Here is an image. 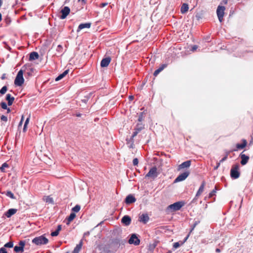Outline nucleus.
Masks as SVG:
<instances>
[{
  "instance_id": "nucleus-1",
  "label": "nucleus",
  "mask_w": 253,
  "mask_h": 253,
  "mask_svg": "<svg viewBox=\"0 0 253 253\" xmlns=\"http://www.w3.org/2000/svg\"><path fill=\"white\" fill-rule=\"evenodd\" d=\"M27 69V64H25L23 65L21 69L18 71L14 80V84L16 86H20L23 84L24 82L23 73L24 72H26Z\"/></svg>"
},
{
  "instance_id": "nucleus-2",
  "label": "nucleus",
  "mask_w": 253,
  "mask_h": 253,
  "mask_svg": "<svg viewBox=\"0 0 253 253\" xmlns=\"http://www.w3.org/2000/svg\"><path fill=\"white\" fill-rule=\"evenodd\" d=\"M32 243L37 246H42L47 244L48 243V239L42 235L34 238Z\"/></svg>"
},
{
  "instance_id": "nucleus-3",
  "label": "nucleus",
  "mask_w": 253,
  "mask_h": 253,
  "mask_svg": "<svg viewBox=\"0 0 253 253\" xmlns=\"http://www.w3.org/2000/svg\"><path fill=\"white\" fill-rule=\"evenodd\" d=\"M185 202L184 201H178L168 206L167 208V211H175L180 210V209L184 206Z\"/></svg>"
},
{
  "instance_id": "nucleus-4",
  "label": "nucleus",
  "mask_w": 253,
  "mask_h": 253,
  "mask_svg": "<svg viewBox=\"0 0 253 253\" xmlns=\"http://www.w3.org/2000/svg\"><path fill=\"white\" fill-rule=\"evenodd\" d=\"M239 165L236 164L232 166L230 170V176L233 179H237L239 177L240 173L239 171Z\"/></svg>"
},
{
  "instance_id": "nucleus-5",
  "label": "nucleus",
  "mask_w": 253,
  "mask_h": 253,
  "mask_svg": "<svg viewBox=\"0 0 253 253\" xmlns=\"http://www.w3.org/2000/svg\"><path fill=\"white\" fill-rule=\"evenodd\" d=\"M242 143H241V144H240V143L236 144V149H234V150H231V151L226 152V154L225 155V156L226 157V158H228V155L229 154V153L230 152H231L232 151H236L238 150H241V149H244L247 146V140L246 139H242Z\"/></svg>"
},
{
  "instance_id": "nucleus-6",
  "label": "nucleus",
  "mask_w": 253,
  "mask_h": 253,
  "mask_svg": "<svg viewBox=\"0 0 253 253\" xmlns=\"http://www.w3.org/2000/svg\"><path fill=\"white\" fill-rule=\"evenodd\" d=\"M225 7L224 6L218 5L216 9V14L220 22H222L223 20L224 11Z\"/></svg>"
},
{
  "instance_id": "nucleus-7",
  "label": "nucleus",
  "mask_w": 253,
  "mask_h": 253,
  "mask_svg": "<svg viewBox=\"0 0 253 253\" xmlns=\"http://www.w3.org/2000/svg\"><path fill=\"white\" fill-rule=\"evenodd\" d=\"M190 172L188 170H186L184 172L180 173L175 179L174 182L176 183L184 180L189 175Z\"/></svg>"
},
{
  "instance_id": "nucleus-8",
  "label": "nucleus",
  "mask_w": 253,
  "mask_h": 253,
  "mask_svg": "<svg viewBox=\"0 0 253 253\" xmlns=\"http://www.w3.org/2000/svg\"><path fill=\"white\" fill-rule=\"evenodd\" d=\"M140 242V241L136 234H132L128 240V243L129 244H134L135 246L139 245Z\"/></svg>"
},
{
  "instance_id": "nucleus-9",
  "label": "nucleus",
  "mask_w": 253,
  "mask_h": 253,
  "mask_svg": "<svg viewBox=\"0 0 253 253\" xmlns=\"http://www.w3.org/2000/svg\"><path fill=\"white\" fill-rule=\"evenodd\" d=\"M25 245V241L21 240L19 242V246H15L14 247V251L16 253H23Z\"/></svg>"
},
{
  "instance_id": "nucleus-10",
  "label": "nucleus",
  "mask_w": 253,
  "mask_h": 253,
  "mask_svg": "<svg viewBox=\"0 0 253 253\" xmlns=\"http://www.w3.org/2000/svg\"><path fill=\"white\" fill-rule=\"evenodd\" d=\"M158 176L157 169L156 167L151 168L148 172L145 175L146 177L156 178Z\"/></svg>"
},
{
  "instance_id": "nucleus-11",
  "label": "nucleus",
  "mask_w": 253,
  "mask_h": 253,
  "mask_svg": "<svg viewBox=\"0 0 253 253\" xmlns=\"http://www.w3.org/2000/svg\"><path fill=\"white\" fill-rule=\"evenodd\" d=\"M61 15L60 16V19H65L70 12V8L68 6H64L60 11Z\"/></svg>"
},
{
  "instance_id": "nucleus-12",
  "label": "nucleus",
  "mask_w": 253,
  "mask_h": 253,
  "mask_svg": "<svg viewBox=\"0 0 253 253\" xmlns=\"http://www.w3.org/2000/svg\"><path fill=\"white\" fill-rule=\"evenodd\" d=\"M111 61V58L109 56L103 58L100 63L101 67L102 68L107 67L110 64Z\"/></svg>"
},
{
  "instance_id": "nucleus-13",
  "label": "nucleus",
  "mask_w": 253,
  "mask_h": 253,
  "mask_svg": "<svg viewBox=\"0 0 253 253\" xmlns=\"http://www.w3.org/2000/svg\"><path fill=\"white\" fill-rule=\"evenodd\" d=\"M136 201L135 197L131 194H129L127 196L125 199V203L127 205H130L131 204L134 203Z\"/></svg>"
},
{
  "instance_id": "nucleus-14",
  "label": "nucleus",
  "mask_w": 253,
  "mask_h": 253,
  "mask_svg": "<svg viewBox=\"0 0 253 253\" xmlns=\"http://www.w3.org/2000/svg\"><path fill=\"white\" fill-rule=\"evenodd\" d=\"M131 221V219L130 217L127 215L124 216L121 219L122 223L126 226L130 225Z\"/></svg>"
},
{
  "instance_id": "nucleus-15",
  "label": "nucleus",
  "mask_w": 253,
  "mask_h": 253,
  "mask_svg": "<svg viewBox=\"0 0 253 253\" xmlns=\"http://www.w3.org/2000/svg\"><path fill=\"white\" fill-rule=\"evenodd\" d=\"M240 157L241 159V164L243 166L245 165L248 162L249 160V157L243 154V152L241 153L240 155Z\"/></svg>"
},
{
  "instance_id": "nucleus-16",
  "label": "nucleus",
  "mask_w": 253,
  "mask_h": 253,
  "mask_svg": "<svg viewBox=\"0 0 253 253\" xmlns=\"http://www.w3.org/2000/svg\"><path fill=\"white\" fill-rule=\"evenodd\" d=\"M149 220V217L147 213H143L139 217V221L146 224Z\"/></svg>"
},
{
  "instance_id": "nucleus-17",
  "label": "nucleus",
  "mask_w": 253,
  "mask_h": 253,
  "mask_svg": "<svg viewBox=\"0 0 253 253\" xmlns=\"http://www.w3.org/2000/svg\"><path fill=\"white\" fill-rule=\"evenodd\" d=\"M191 162L190 160L186 161L185 162H183L180 165H179L178 167V170H180L181 169H183L184 168H188L191 165Z\"/></svg>"
},
{
  "instance_id": "nucleus-18",
  "label": "nucleus",
  "mask_w": 253,
  "mask_h": 253,
  "mask_svg": "<svg viewBox=\"0 0 253 253\" xmlns=\"http://www.w3.org/2000/svg\"><path fill=\"white\" fill-rule=\"evenodd\" d=\"M167 64H162L153 73V75L156 77L161 71H162L166 67Z\"/></svg>"
},
{
  "instance_id": "nucleus-19",
  "label": "nucleus",
  "mask_w": 253,
  "mask_h": 253,
  "mask_svg": "<svg viewBox=\"0 0 253 253\" xmlns=\"http://www.w3.org/2000/svg\"><path fill=\"white\" fill-rule=\"evenodd\" d=\"M91 26L90 23H82L79 25L77 29V32H79L81 30L84 28H89Z\"/></svg>"
},
{
  "instance_id": "nucleus-20",
  "label": "nucleus",
  "mask_w": 253,
  "mask_h": 253,
  "mask_svg": "<svg viewBox=\"0 0 253 253\" xmlns=\"http://www.w3.org/2000/svg\"><path fill=\"white\" fill-rule=\"evenodd\" d=\"M39 57V55L38 52L35 51H33L30 53L29 59L30 61H33L36 59H38Z\"/></svg>"
},
{
  "instance_id": "nucleus-21",
  "label": "nucleus",
  "mask_w": 253,
  "mask_h": 253,
  "mask_svg": "<svg viewBox=\"0 0 253 253\" xmlns=\"http://www.w3.org/2000/svg\"><path fill=\"white\" fill-rule=\"evenodd\" d=\"M17 211L15 209H10L5 213V215L8 218L10 217L16 212Z\"/></svg>"
},
{
  "instance_id": "nucleus-22",
  "label": "nucleus",
  "mask_w": 253,
  "mask_h": 253,
  "mask_svg": "<svg viewBox=\"0 0 253 253\" xmlns=\"http://www.w3.org/2000/svg\"><path fill=\"white\" fill-rule=\"evenodd\" d=\"M5 99L7 101L8 106H11L14 100V97L12 96L10 94H6Z\"/></svg>"
},
{
  "instance_id": "nucleus-23",
  "label": "nucleus",
  "mask_w": 253,
  "mask_h": 253,
  "mask_svg": "<svg viewBox=\"0 0 253 253\" xmlns=\"http://www.w3.org/2000/svg\"><path fill=\"white\" fill-rule=\"evenodd\" d=\"M69 70L67 69L64 71L62 73L59 75L55 79V81L57 82L63 79L69 73Z\"/></svg>"
},
{
  "instance_id": "nucleus-24",
  "label": "nucleus",
  "mask_w": 253,
  "mask_h": 253,
  "mask_svg": "<svg viewBox=\"0 0 253 253\" xmlns=\"http://www.w3.org/2000/svg\"><path fill=\"white\" fill-rule=\"evenodd\" d=\"M205 184H206L205 181H203L198 191L196 193L197 196H199L202 194V193L204 191Z\"/></svg>"
},
{
  "instance_id": "nucleus-25",
  "label": "nucleus",
  "mask_w": 253,
  "mask_h": 253,
  "mask_svg": "<svg viewBox=\"0 0 253 253\" xmlns=\"http://www.w3.org/2000/svg\"><path fill=\"white\" fill-rule=\"evenodd\" d=\"M144 128V125L143 124L138 123L136 125V126L135 127L134 130L138 131V132L139 133Z\"/></svg>"
},
{
  "instance_id": "nucleus-26",
  "label": "nucleus",
  "mask_w": 253,
  "mask_h": 253,
  "mask_svg": "<svg viewBox=\"0 0 253 253\" xmlns=\"http://www.w3.org/2000/svg\"><path fill=\"white\" fill-rule=\"evenodd\" d=\"M82 241H81L79 244L76 245L72 253H79L82 248Z\"/></svg>"
},
{
  "instance_id": "nucleus-27",
  "label": "nucleus",
  "mask_w": 253,
  "mask_h": 253,
  "mask_svg": "<svg viewBox=\"0 0 253 253\" xmlns=\"http://www.w3.org/2000/svg\"><path fill=\"white\" fill-rule=\"evenodd\" d=\"M188 9H189L188 4L187 3H183L182 5L181 8H180L181 13L182 14L185 13L188 10Z\"/></svg>"
},
{
  "instance_id": "nucleus-28",
  "label": "nucleus",
  "mask_w": 253,
  "mask_h": 253,
  "mask_svg": "<svg viewBox=\"0 0 253 253\" xmlns=\"http://www.w3.org/2000/svg\"><path fill=\"white\" fill-rule=\"evenodd\" d=\"M76 214L74 212H72L69 216L67 218V222L66 224L67 225L70 224V222L75 218Z\"/></svg>"
},
{
  "instance_id": "nucleus-29",
  "label": "nucleus",
  "mask_w": 253,
  "mask_h": 253,
  "mask_svg": "<svg viewBox=\"0 0 253 253\" xmlns=\"http://www.w3.org/2000/svg\"><path fill=\"white\" fill-rule=\"evenodd\" d=\"M2 194H4L6 196L12 199H15V197L14 196V194L10 191H7L5 192L2 193Z\"/></svg>"
},
{
  "instance_id": "nucleus-30",
  "label": "nucleus",
  "mask_w": 253,
  "mask_h": 253,
  "mask_svg": "<svg viewBox=\"0 0 253 253\" xmlns=\"http://www.w3.org/2000/svg\"><path fill=\"white\" fill-rule=\"evenodd\" d=\"M13 247V241H9L6 243H5L4 246L3 248H11Z\"/></svg>"
},
{
  "instance_id": "nucleus-31",
  "label": "nucleus",
  "mask_w": 253,
  "mask_h": 253,
  "mask_svg": "<svg viewBox=\"0 0 253 253\" xmlns=\"http://www.w3.org/2000/svg\"><path fill=\"white\" fill-rule=\"evenodd\" d=\"M29 67V70L27 72H26V74L28 75V76H31L32 75V73L33 72L34 69L33 68H31L30 66L29 65H27V68ZM28 70V68L27 69Z\"/></svg>"
},
{
  "instance_id": "nucleus-32",
  "label": "nucleus",
  "mask_w": 253,
  "mask_h": 253,
  "mask_svg": "<svg viewBox=\"0 0 253 253\" xmlns=\"http://www.w3.org/2000/svg\"><path fill=\"white\" fill-rule=\"evenodd\" d=\"M81 209V206L79 205H76L72 209L73 212H78Z\"/></svg>"
},
{
  "instance_id": "nucleus-33",
  "label": "nucleus",
  "mask_w": 253,
  "mask_h": 253,
  "mask_svg": "<svg viewBox=\"0 0 253 253\" xmlns=\"http://www.w3.org/2000/svg\"><path fill=\"white\" fill-rule=\"evenodd\" d=\"M127 141V144H129L128 146L129 148H133L134 147V140L127 139L126 140Z\"/></svg>"
},
{
  "instance_id": "nucleus-34",
  "label": "nucleus",
  "mask_w": 253,
  "mask_h": 253,
  "mask_svg": "<svg viewBox=\"0 0 253 253\" xmlns=\"http://www.w3.org/2000/svg\"><path fill=\"white\" fill-rule=\"evenodd\" d=\"M30 116L29 117H28L25 122V123H24V127H23V131L24 132H25L27 130V125L28 124L29 122V121H30Z\"/></svg>"
},
{
  "instance_id": "nucleus-35",
  "label": "nucleus",
  "mask_w": 253,
  "mask_h": 253,
  "mask_svg": "<svg viewBox=\"0 0 253 253\" xmlns=\"http://www.w3.org/2000/svg\"><path fill=\"white\" fill-rule=\"evenodd\" d=\"M8 167V165L5 162L2 164L1 166L0 167V170L2 172H4V169L5 168H7Z\"/></svg>"
},
{
  "instance_id": "nucleus-36",
  "label": "nucleus",
  "mask_w": 253,
  "mask_h": 253,
  "mask_svg": "<svg viewBox=\"0 0 253 253\" xmlns=\"http://www.w3.org/2000/svg\"><path fill=\"white\" fill-rule=\"evenodd\" d=\"M7 90V87L6 85H4L0 89V94L1 95H3L5 93Z\"/></svg>"
},
{
  "instance_id": "nucleus-37",
  "label": "nucleus",
  "mask_w": 253,
  "mask_h": 253,
  "mask_svg": "<svg viewBox=\"0 0 253 253\" xmlns=\"http://www.w3.org/2000/svg\"><path fill=\"white\" fill-rule=\"evenodd\" d=\"M199 196H197V194H196L195 197L193 198V199L191 201L190 204L193 205V204H196L197 203L198 199Z\"/></svg>"
},
{
  "instance_id": "nucleus-38",
  "label": "nucleus",
  "mask_w": 253,
  "mask_h": 253,
  "mask_svg": "<svg viewBox=\"0 0 253 253\" xmlns=\"http://www.w3.org/2000/svg\"><path fill=\"white\" fill-rule=\"evenodd\" d=\"M144 118V112H141L138 116V121L139 122H142Z\"/></svg>"
},
{
  "instance_id": "nucleus-39",
  "label": "nucleus",
  "mask_w": 253,
  "mask_h": 253,
  "mask_svg": "<svg viewBox=\"0 0 253 253\" xmlns=\"http://www.w3.org/2000/svg\"><path fill=\"white\" fill-rule=\"evenodd\" d=\"M200 223V221H195L194 224H193V225L191 227V229L190 231V233H191L192 231L194 229V228H195V227Z\"/></svg>"
},
{
  "instance_id": "nucleus-40",
  "label": "nucleus",
  "mask_w": 253,
  "mask_h": 253,
  "mask_svg": "<svg viewBox=\"0 0 253 253\" xmlns=\"http://www.w3.org/2000/svg\"><path fill=\"white\" fill-rule=\"evenodd\" d=\"M0 106L3 109L6 110V109H8L7 105L5 102H1L0 103Z\"/></svg>"
},
{
  "instance_id": "nucleus-41",
  "label": "nucleus",
  "mask_w": 253,
  "mask_h": 253,
  "mask_svg": "<svg viewBox=\"0 0 253 253\" xmlns=\"http://www.w3.org/2000/svg\"><path fill=\"white\" fill-rule=\"evenodd\" d=\"M216 192V187L214 188L209 194V197L211 198L213 196H214Z\"/></svg>"
},
{
  "instance_id": "nucleus-42",
  "label": "nucleus",
  "mask_w": 253,
  "mask_h": 253,
  "mask_svg": "<svg viewBox=\"0 0 253 253\" xmlns=\"http://www.w3.org/2000/svg\"><path fill=\"white\" fill-rule=\"evenodd\" d=\"M46 202L53 204L54 203V201L52 198H50L49 196H48L46 199Z\"/></svg>"
},
{
  "instance_id": "nucleus-43",
  "label": "nucleus",
  "mask_w": 253,
  "mask_h": 253,
  "mask_svg": "<svg viewBox=\"0 0 253 253\" xmlns=\"http://www.w3.org/2000/svg\"><path fill=\"white\" fill-rule=\"evenodd\" d=\"M138 133V131L134 130V131L133 132V133L129 139L134 140L133 139L134 137H135L137 135Z\"/></svg>"
},
{
  "instance_id": "nucleus-44",
  "label": "nucleus",
  "mask_w": 253,
  "mask_h": 253,
  "mask_svg": "<svg viewBox=\"0 0 253 253\" xmlns=\"http://www.w3.org/2000/svg\"><path fill=\"white\" fill-rule=\"evenodd\" d=\"M59 232L55 230L54 231H53L51 233V236L52 237L57 236L58 235Z\"/></svg>"
},
{
  "instance_id": "nucleus-45",
  "label": "nucleus",
  "mask_w": 253,
  "mask_h": 253,
  "mask_svg": "<svg viewBox=\"0 0 253 253\" xmlns=\"http://www.w3.org/2000/svg\"><path fill=\"white\" fill-rule=\"evenodd\" d=\"M198 45H193L192 47H191V49H190V50L192 52H194L196 50V49L198 48Z\"/></svg>"
},
{
  "instance_id": "nucleus-46",
  "label": "nucleus",
  "mask_w": 253,
  "mask_h": 253,
  "mask_svg": "<svg viewBox=\"0 0 253 253\" xmlns=\"http://www.w3.org/2000/svg\"><path fill=\"white\" fill-rule=\"evenodd\" d=\"M180 246L179 242H175L173 244V248L175 249L178 248Z\"/></svg>"
},
{
  "instance_id": "nucleus-47",
  "label": "nucleus",
  "mask_w": 253,
  "mask_h": 253,
  "mask_svg": "<svg viewBox=\"0 0 253 253\" xmlns=\"http://www.w3.org/2000/svg\"><path fill=\"white\" fill-rule=\"evenodd\" d=\"M134 166H137L138 164V160L137 158H134L132 161Z\"/></svg>"
},
{
  "instance_id": "nucleus-48",
  "label": "nucleus",
  "mask_w": 253,
  "mask_h": 253,
  "mask_svg": "<svg viewBox=\"0 0 253 253\" xmlns=\"http://www.w3.org/2000/svg\"><path fill=\"white\" fill-rule=\"evenodd\" d=\"M0 119L2 121H4V122H7V117L4 115H2L0 117Z\"/></svg>"
},
{
  "instance_id": "nucleus-49",
  "label": "nucleus",
  "mask_w": 253,
  "mask_h": 253,
  "mask_svg": "<svg viewBox=\"0 0 253 253\" xmlns=\"http://www.w3.org/2000/svg\"><path fill=\"white\" fill-rule=\"evenodd\" d=\"M195 17L197 20H199L200 19H201V15L199 13H197L195 15Z\"/></svg>"
},
{
  "instance_id": "nucleus-50",
  "label": "nucleus",
  "mask_w": 253,
  "mask_h": 253,
  "mask_svg": "<svg viewBox=\"0 0 253 253\" xmlns=\"http://www.w3.org/2000/svg\"><path fill=\"white\" fill-rule=\"evenodd\" d=\"M107 4H108L107 3H105V2L101 3H100L99 7L100 8H103V7H105V6H106Z\"/></svg>"
},
{
  "instance_id": "nucleus-51",
  "label": "nucleus",
  "mask_w": 253,
  "mask_h": 253,
  "mask_svg": "<svg viewBox=\"0 0 253 253\" xmlns=\"http://www.w3.org/2000/svg\"><path fill=\"white\" fill-rule=\"evenodd\" d=\"M227 158L225 156L220 160V163H223L227 160Z\"/></svg>"
},
{
  "instance_id": "nucleus-52",
  "label": "nucleus",
  "mask_w": 253,
  "mask_h": 253,
  "mask_svg": "<svg viewBox=\"0 0 253 253\" xmlns=\"http://www.w3.org/2000/svg\"><path fill=\"white\" fill-rule=\"evenodd\" d=\"M61 229H62L61 225H58L57 226V229H56V230L59 232L61 230Z\"/></svg>"
},
{
  "instance_id": "nucleus-53",
  "label": "nucleus",
  "mask_w": 253,
  "mask_h": 253,
  "mask_svg": "<svg viewBox=\"0 0 253 253\" xmlns=\"http://www.w3.org/2000/svg\"><path fill=\"white\" fill-rule=\"evenodd\" d=\"M191 233L189 232V233L186 236V237L184 238V240H183V243L185 242L188 239L189 237V235H190V234Z\"/></svg>"
},
{
  "instance_id": "nucleus-54",
  "label": "nucleus",
  "mask_w": 253,
  "mask_h": 253,
  "mask_svg": "<svg viewBox=\"0 0 253 253\" xmlns=\"http://www.w3.org/2000/svg\"><path fill=\"white\" fill-rule=\"evenodd\" d=\"M78 1H81L83 5H84L86 3V0H78Z\"/></svg>"
},
{
  "instance_id": "nucleus-55",
  "label": "nucleus",
  "mask_w": 253,
  "mask_h": 253,
  "mask_svg": "<svg viewBox=\"0 0 253 253\" xmlns=\"http://www.w3.org/2000/svg\"><path fill=\"white\" fill-rule=\"evenodd\" d=\"M23 119H24V117H23V116H22V118H21V121L20 122H19V126H20L22 125V123H23Z\"/></svg>"
},
{
  "instance_id": "nucleus-56",
  "label": "nucleus",
  "mask_w": 253,
  "mask_h": 253,
  "mask_svg": "<svg viewBox=\"0 0 253 253\" xmlns=\"http://www.w3.org/2000/svg\"><path fill=\"white\" fill-rule=\"evenodd\" d=\"M6 78V74H3L1 77V80H4Z\"/></svg>"
},
{
  "instance_id": "nucleus-57",
  "label": "nucleus",
  "mask_w": 253,
  "mask_h": 253,
  "mask_svg": "<svg viewBox=\"0 0 253 253\" xmlns=\"http://www.w3.org/2000/svg\"><path fill=\"white\" fill-rule=\"evenodd\" d=\"M156 244H153V245H150V248H151L152 249H154L156 247Z\"/></svg>"
},
{
  "instance_id": "nucleus-58",
  "label": "nucleus",
  "mask_w": 253,
  "mask_h": 253,
  "mask_svg": "<svg viewBox=\"0 0 253 253\" xmlns=\"http://www.w3.org/2000/svg\"><path fill=\"white\" fill-rule=\"evenodd\" d=\"M220 163H220V161H219V162L217 164L216 166L214 168V169H217L219 167V166H220Z\"/></svg>"
},
{
  "instance_id": "nucleus-59",
  "label": "nucleus",
  "mask_w": 253,
  "mask_h": 253,
  "mask_svg": "<svg viewBox=\"0 0 253 253\" xmlns=\"http://www.w3.org/2000/svg\"><path fill=\"white\" fill-rule=\"evenodd\" d=\"M128 98H129V100H132L134 98V97L132 95H130V96H129Z\"/></svg>"
},
{
  "instance_id": "nucleus-60",
  "label": "nucleus",
  "mask_w": 253,
  "mask_h": 253,
  "mask_svg": "<svg viewBox=\"0 0 253 253\" xmlns=\"http://www.w3.org/2000/svg\"><path fill=\"white\" fill-rule=\"evenodd\" d=\"M60 48H62V45H61L60 44H59V45H58L57 46V50L58 51H59V49H60Z\"/></svg>"
},
{
  "instance_id": "nucleus-61",
  "label": "nucleus",
  "mask_w": 253,
  "mask_h": 253,
  "mask_svg": "<svg viewBox=\"0 0 253 253\" xmlns=\"http://www.w3.org/2000/svg\"><path fill=\"white\" fill-rule=\"evenodd\" d=\"M215 252H217V253H220L221 252V250L220 249H218V248H217L216 250H215Z\"/></svg>"
},
{
  "instance_id": "nucleus-62",
  "label": "nucleus",
  "mask_w": 253,
  "mask_h": 253,
  "mask_svg": "<svg viewBox=\"0 0 253 253\" xmlns=\"http://www.w3.org/2000/svg\"><path fill=\"white\" fill-rule=\"evenodd\" d=\"M81 116H82V114H80V113L76 114V116L77 117H81Z\"/></svg>"
},
{
  "instance_id": "nucleus-63",
  "label": "nucleus",
  "mask_w": 253,
  "mask_h": 253,
  "mask_svg": "<svg viewBox=\"0 0 253 253\" xmlns=\"http://www.w3.org/2000/svg\"><path fill=\"white\" fill-rule=\"evenodd\" d=\"M82 101L84 102V103H86L87 101V99H83L82 100Z\"/></svg>"
},
{
  "instance_id": "nucleus-64",
  "label": "nucleus",
  "mask_w": 253,
  "mask_h": 253,
  "mask_svg": "<svg viewBox=\"0 0 253 253\" xmlns=\"http://www.w3.org/2000/svg\"><path fill=\"white\" fill-rule=\"evenodd\" d=\"M89 235V232H86L85 233H84V235Z\"/></svg>"
}]
</instances>
